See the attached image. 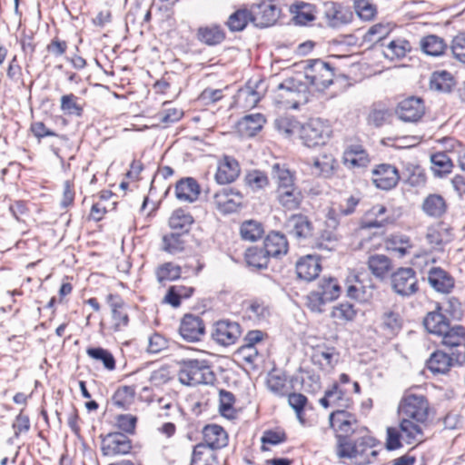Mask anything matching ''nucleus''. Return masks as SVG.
I'll list each match as a JSON object with an SVG mask.
<instances>
[{"label": "nucleus", "mask_w": 465, "mask_h": 465, "mask_svg": "<svg viewBox=\"0 0 465 465\" xmlns=\"http://www.w3.org/2000/svg\"><path fill=\"white\" fill-rule=\"evenodd\" d=\"M249 21H252V13L241 9L229 16L226 25L231 31L238 32L243 30Z\"/></svg>", "instance_id": "nucleus-53"}, {"label": "nucleus", "mask_w": 465, "mask_h": 465, "mask_svg": "<svg viewBox=\"0 0 465 465\" xmlns=\"http://www.w3.org/2000/svg\"><path fill=\"white\" fill-rule=\"evenodd\" d=\"M430 405L425 396L406 394L400 402L399 412L403 418L416 422H426L429 418Z\"/></svg>", "instance_id": "nucleus-5"}, {"label": "nucleus", "mask_w": 465, "mask_h": 465, "mask_svg": "<svg viewBox=\"0 0 465 465\" xmlns=\"http://www.w3.org/2000/svg\"><path fill=\"white\" fill-rule=\"evenodd\" d=\"M331 316L339 320H353L363 317L364 312L359 303L342 302L333 308Z\"/></svg>", "instance_id": "nucleus-38"}, {"label": "nucleus", "mask_w": 465, "mask_h": 465, "mask_svg": "<svg viewBox=\"0 0 465 465\" xmlns=\"http://www.w3.org/2000/svg\"><path fill=\"white\" fill-rule=\"evenodd\" d=\"M451 52L455 59L465 64V34L457 35L451 43Z\"/></svg>", "instance_id": "nucleus-62"}, {"label": "nucleus", "mask_w": 465, "mask_h": 465, "mask_svg": "<svg viewBox=\"0 0 465 465\" xmlns=\"http://www.w3.org/2000/svg\"><path fill=\"white\" fill-rule=\"evenodd\" d=\"M368 267L371 273L379 279H384L391 271V259L384 254H373L368 259Z\"/></svg>", "instance_id": "nucleus-34"}, {"label": "nucleus", "mask_w": 465, "mask_h": 465, "mask_svg": "<svg viewBox=\"0 0 465 465\" xmlns=\"http://www.w3.org/2000/svg\"><path fill=\"white\" fill-rule=\"evenodd\" d=\"M430 286L438 292L449 294L455 286L454 278L440 267H432L428 272Z\"/></svg>", "instance_id": "nucleus-20"}, {"label": "nucleus", "mask_w": 465, "mask_h": 465, "mask_svg": "<svg viewBox=\"0 0 465 465\" xmlns=\"http://www.w3.org/2000/svg\"><path fill=\"white\" fill-rule=\"evenodd\" d=\"M263 248L270 258L281 259L289 250V242L285 234L271 232L263 241Z\"/></svg>", "instance_id": "nucleus-19"}, {"label": "nucleus", "mask_w": 465, "mask_h": 465, "mask_svg": "<svg viewBox=\"0 0 465 465\" xmlns=\"http://www.w3.org/2000/svg\"><path fill=\"white\" fill-rule=\"evenodd\" d=\"M267 386L271 392L278 397H285L291 390H292V386H289L287 384V375L285 372H280L275 374H270L267 380Z\"/></svg>", "instance_id": "nucleus-41"}, {"label": "nucleus", "mask_w": 465, "mask_h": 465, "mask_svg": "<svg viewBox=\"0 0 465 465\" xmlns=\"http://www.w3.org/2000/svg\"><path fill=\"white\" fill-rule=\"evenodd\" d=\"M424 422H416L411 419L403 418L400 423L401 430L407 439V442L410 444L412 441H420L423 436L422 428L420 424Z\"/></svg>", "instance_id": "nucleus-46"}, {"label": "nucleus", "mask_w": 465, "mask_h": 465, "mask_svg": "<svg viewBox=\"0 0 465 465\" xmlns=\"http://www.w3.org/2000/svg\"><path fill=\"white\" fill-rule=\"evenodd\" d=\"M391 27L389 24H375L371 26L367 32L370 41H381L385 38L391 32Z\"/></svg>", "instance_id": "nucleus-63"}, {"label": "nucleus", "mask_w": 465, "mask_h": 465, "mask_svg": "<svg viewBox=\"0 0 465 465\" xmlns=\"http://www.w3.org/2000/svg\"><path fill=\"white\" fill-rule=\"evenodd\" d=\"M324 6V16L328 25L331 27H340L349 24L353 17L352 12L341 4L335 2H326Z\"/></svg>", "instance_id": "nucleus-17"}, {"label": "nucleus", "mask_w": 465, "mask_h": 465, "mask_svg": "<svg viewBox=\"0 0 465 465\" xmlns=\"http://www.w3.org/2000/svg\"><path fill=\"white\" fill-rule=\"evenodd\" d=\"M329 125L322 120L311 119L301 127L300 137L307 147H315L326 143L330 134Z\"/></svg>", "instance_id": "nucleus-8"}, {"label": "nucleus", "mask_w": 465, "mask_h": 465, "mask_svg": "<svg viewBox=\"0 0 465 465\" xmlns=\"http://www.w3.org/2000/svg\"><path fill=\"white\" fill-rule=\"evenodd\" d=\"M167 348L168 340L159 332H154L149 336L147 352L156 354Z\"/></svg>", "instance_id": "nucleus-60"}, {"label": "nucleus", "mask_w": 465, "mask_h": 465, "mask_svg": "<svg viewBox=\"0 0 465 465\" xmlns=\"http://www.w3.org/2000/svg\"><path fill=\"white\" fill-rule=\"evenodd\" d=\"M279 17L278 8L271 3H262L252 14V21L257 27H268L273 25Z\"/></svg>", "instance_id": "nucleus-26"}, {"label": "nucleus", "mask_w": 465, "mask_h": 465, "mask_svg": "<svg viewBox=\"0 0 465 465\" xmlns=\"http://www.w3.org/2000/svg\"><path fill=\"white\" fill-rule=\"evenodd\" d=\"M420 46L426 54L439 56L444 53L447 45L441 37L429 35L420 39Z\"/></svg>", "instance_id": "nucleus-39"}, {"label": "nucleus", "mask_w": 465, "mask_h": 465, "mask_svg": "<svg viewBox=\"0 0 465 465\" xmlns=\"http://www.w3.org/2000/svg\"><path fill=\"white\" fill-rule=\"evenodd\" d=\"M454 85V78L451 74L447 71L434 72L430 79V88L437 92L450 93Z\"/></svg>", "instance_id": "nucleus-36"}, {"label": "nucleus", "mask_w": 465, "mask_h": 465, "mask_svg": "<svg viewBox=\"0 0 465 465\" xmlns=\"http://www.w3.org/2000/svg\"><path fill=\"white\" fill-rule=\"evenodd\" d=\"M304 76L316 91H324L333 83L334 69L321 59H310L305 61Z\"/></svg>", "instance_id": "nucleus-3"}, {"label": "nucleus", "mask_w": 465, "mask_h": 465, "mask_svg": "<svg viewBox=\"0 0 465 465\" xmlns=\"http://www.w3.org/2000/svg\"><path fill=\"white\" fill-rule=\"evenodd\" d=\"M411 49L409 41L399 38L385 45L382 54L387 59L395 60L403 58Z\"/></svg>", "instance_id": "nucleus-40"}, {"label": "nucleus", "mask_w": 465, "mask_h": 465, "mask_svg": "<svg viewBox=\"0 0 465 465\" xmlns=\"http://www.w3.org/2000/svg\"><path fill=\"white\" fill-rule=\"evenodd\" d=\"M431 171L436 177H443L451 173L453 163L446 152H437L430 155Z\"/></svg>", "instance_id": "nucleus-33"}, {"label": "nucleus", "mask_w": 465, "mask_h": 465, "mask_svg": "<svg viewBox=\"0 0 465 465\" xmlns=\"http://www.w3.org/2000/svg\"><path fill=\"white\" fill-rule=\"evenodd\" d=\"M200 192L199 183L192 177L181 179L175 186V195L181 201L193 203L198 199Z\"/></svg>", "instance_id": "nucleus-27"}, {"label": "nucleus", "mask_w": 465, "mask_h": 465, "mask_svg": "<svg viewBox=\"0 0 465 465\" xmlns=\"http://www.w3.org/2000/svg\"><path fill=\"white\" fill-rule=\"evenodd\" d=\"M275 198L284 212H293L301 208L304 195L302 190L297 186L281 192H275Z\"/></svg>", "instance_id": "nucleus-23"}, {"label": "nucleus", "mask_w": 465, "mask_h": 465, "mask_svg": "<svg viewBox=\"0 0 465 465\" xmlns=\"http://www.w3.org/2000/svg\"><path fill=\"white\" fill-rule=\"evenodd\" d=\"M330 427L335 432L337 440L336 450H340V440L344 438L349 443L352 440L351 436L358 430V420L355 414L347 410H336L329 415Z\"/></svg>", "instance_id": "nucleus-4"}, {"label": "nucleus", "mask_w": 465, "mask_h": 465, "mask_svg": "<svg viewBox=\"0 0 465 465\" xmlns=\"http://www.w3.org/2000/svg\"><path fill=\"white\" fill-rule=\"evenodd\" d=\"M461 316V304L452 297L442 305L435 303V308L427 313L424 320H434L435 317L440 320H460Z\"/></svg>", "instance_id": "nucleus-18"}, {"label": "nucleus", "mask_w": 465, "mask_h": 465, "mask_svg": "<svg viewBox=\"0 0 465 465\" xmlns=\"http://www.w3.org/2000/svg\"><path fill=\"white\" fill-rule=\"evenodd\" d=\"M312 173L325 178L331 177L337 166V161L331 153H323L312 160Z\"/></svg>", "instance_id": "nucleus-31"}, {"label": "nucleus", "mask_w": 465, "mask_h": 465, "mask_svg": "<svg viewBox=\"0 0 465 465\" xmlns=\"http://www.w3.org/2000/svg\"><path fill=\"white\" fill-rule=\"evenodd\" d=\"M235 396L232 392L225 390H220L219 412L223 417L228 420H233L236 417V411L233 408Z\"/></svg>", "instance_id": "nucleus-47"}, {"label": "nucleus", "mask_w": 465, "mask_h": 465, "mask_svg": "<svg viewBox=\"0 0 465 465\" xmlns=\"http://www.w3.org/2000/svg\"><path fill=\"white\" fill-rule=\"evenodd\" d=\"M217 456L206 452V445L199 443L194 446L190 465H217Z\"/></svg>", "instance_id": "nucleus-48"}, {"label": "nucleus", "mask_w": 465, "mask_h": 465, "mask_svg": "<svg viewBox=\"0 0 465 465\" xmlns=\"http://www.w3.org/2000/svg\"><path fill=\"white\" fill-rule=\"evenodd\" d=\"M137 418L131 414H121L116 418L118 428L125 433L133 434L135 430Z\"/></svg>", "instance_id": "nucleus-64"}, {"label": "nucleus", "mask_w": 465, "mask_h": 465, "mask_svg": "<svg viewBox=\"0 0 465 465\" xmlns=\"http://www.w3.org/2000/svg\"><path fill=\"white\" fill-rule=\"evenodd\" d=\"M322 265L319 259L313 255H306L296 262V273L299 279L312 282L320 273Z\"/></svg>", "instance_id": "nucleus-25"}, {"label": "nucleus", "mask_w": 465, "mask_h": 465, "mask_svg": "<svg viewBox=\"0 0 465 465\" xmlns=\"http://www.w3.org/2000/svg\"><path fill=\"white\" fill-rule=\"evenodd\" d=\"M274 125L280 134L288 137L297 129L298 123L290 117L282 116L275 120Z\"/></svg>", "instance_id": "nucleus-61"}, {"label": "nucleus", "mask_w": 465, "mask_h": 465, "mask_svg": "<svg viewBox=\"0 0 465 465\" xmlns=\"http://www.w3.org/2000/svg\"><path fill=\"white\" fill-rule=\"evenodd\" d=\"M206 449L220 450L228 444V435L224 429L217 424H208L203 429Z\"/></svg>", "instance_id": "nucleus-22"}, {"label": "nucleus", "mask_w": 465, "mask_h": 465, "mask_svg": "<svg viewBox=\"0 0 465 465\" xmlns=\"http://www.w3.org/2000/svg\"><path fill=\"white\" fill-rule=\"evenodd\" d=\"M193 223V216L183 209L175 210L169 219V225L172 229L181 230L187 232Z\"/></svg>", "instance_id": "nucleus-49"}, {"label": "nucleus", "mask_w": 465, "mask_h": 465, "mask_svg": "<svg viewBox=\"0 0 465 465\" xmlns=\"http://www.w3.org/2000/svg\"><path fill=\"white\" fill-rule=\"evenodd\" d=\"M135 395V389L132 386L119 387L112 397L114 406L121 410H128L133 403Z\"/></svg>", "instance_id": "nucleus-44"}, {"label": "nucleus", "mask_w": 465, "mask_h": 465, "mask_svg": "<svg viewBox=\"0 0 465 465\" xmlns=\"http://www.w3.org/2000/svg\"><path fill=\"white\" fill-rule=\"evenodd\" d=\"M451 366L450 355L440 350L433 351L426 361V367L433 374H447Z\"/></svg>", "instance_id": "nucleus-30"}, {"label": "nucleus", "mask_w": 465, "mask_h": 465, "mask_svg": "<svg viewBox=\"0 0 465 465\" xmlns=\"http://www.w3.org/2000/svg\"><path fill=\"white\" fill-rule=\"evenodd\" d=\"M265 124V118L262 114H252L245 115L240 122L241 131L248 135L254 136L260 132Z\"/></svg>", "instance_id": "nucleus-42"}, {"label": "nucleus", "mask_w": 465, "mask_h": 465, "mask_svg": "<svg viewBox=\"0 0 465 465\" xmlns=\"http://www.w3.org/2000/svg\"><path fill=\"white\" fill-rule=\"evenodd\" d=\"M354 9L359 17L366 21L371 20L377 13L376 6L371 0H355Z\"/></svg>", "instance_id": "nucleus-55"}, {"label": "nucleus", "mask_w": 465, "mask_h": 465, "mask_svg": "<svg viewBox=\"0 0 465 465\" xmlns=\"http://www.w3.org/2000/svg\"><path fill=\"white\" fill-rule=\"evenodd\" d=\"M340 359L338 350L326 342L317 344L312 348V361L322 371H330L334 369Z\"/></svg>", "instance_id": "nucleus-14"}, {"label": "nucleus", "mask_w": 465, "mask_h": 465, "mask_svg": "<svg viewBox=\"0 0 465 465\" xmlns=\"http://www.w3.org/2000/svg\"><path fill=\"white\" fill-rule=\"evenodd\" d=\"M183 115V112L181 109L175 107H165L156 114V118L164 126H168L179 121Z\"/></svg>", "instance_id": "nucleus-57"}, {"label": "nucleus", "mask_w": 465, "mask_h": 465, "mask_svg": "<svg viewBox=\"0 0 465 465\" xmlns=\"http://www.w3.org/2000/svg\"><path fill=\"white\" fill-rule=\"evenodd\" d=\"M341 287L337 279L323 277L319 281L318 288L308 295V306L312 311H321V305L339 297Z\"/></svg>", "instance_id": "nucleus-6"}, {"label": "nucleus", "mask_w": 465, "mask_h": 465, "mask_svg": "<svg viewBox=\"0 0 465 465\" xmlns=\"http://www.w3.org/2000/svg\"><path fill=\"white\" fill-rule=\"evenodd\" d=\"M245 260L249 266L261 270L268 267L270 256L264 248L251 247L246 251Z\"/></svg>", "instance_id": "nucleus-45"}, {"label": "nucleus", "mask_w": 465, "mask_h": 465, "mask_svg": "<svg viewBox=\"0 0 465 465\" xmlns=\"http://www.w3.org/2000/svg\"><path fill=\"white\" fill-rule=\"evenodd\" d=\"M182 268L181 266L167 262L160 264L155 269V277L159 284L164 286L166 282H172L181 277Z\"/></svg>", "instance_id": "nucleus-37"}, {"label": "nucleus", "mask_w": 465, "mask_h": 465, "mask_svg": "<svg viewBox=\"0 0 465 465\" xmlns=\"http://www.w3.org/2000/svg\"><path fill=\"white\" fill-rule=\"evenodd\" d=\"M245 183L249 185L253 191L263 189L269 183V180L267 175L258 170L252 171L249 173L245 176Z\"/></svg>", "instance_id": "nucleus-58"}, {"label": "nucleus", "mask_w": 465, "mask_h": 465, "mask_svg": "<svg viewBox=\"0 0 465 465\" xmlns=\"http://www.w3.org/2000/svg\"><path fill=\"white\" fill-rule=\"evenodd\" d=\"M163 250L170 254H176L184 250V241L180 233H170L163 237Z\"/></svg>", "instance_id": "nucleus-54"}, {"label": "nucleus", "mask_w": 465, "mask_h": 465, "mask_svg": "<svg viewBox=\"0 0 465 465\" xmlns=\"http://www.w3.org/2000/svg\"><path fill=\"white\" fill-rule=\"evenodd\" d=\"M378 441L371 436H361L347 443L340 440V450L336 454L341 459L354 460L356 465H368L375 461L379 450H374Z\"/></svg>", "instance_id": "nucleus-1"}, {"label": "nucleus", "mask_w": 465, "mask_h": 465, "mask_svg": "<svg viewBox=\"0 0 465 465\" xmlns=\"http://www.w3.org/2000/svg\"><path fill=\"white\" fill-rule=\"evenodd\" d=\"M78 97L73 94H65L61 97V110L68 114L81 116L83 108L77 104Z\"/></svg>", "instance_id": "nucleus-56"}, {"label": "nucleus", "mask_w": 465, "mask_h": 465, "mask_svg": "<svg viewBox=\"0 0 465 465\" xmlns=\"http://www.w3.org/2000/svg\"><path fill=\"white\" fill-rule=\"evenodd\" d=\"M180 366L179 381L186 386L213 384L215 375L205 360L182 359L177 361Z\"/></svg>", "instance_id": "nucleus-2"}, {"label": "nucleus", "mask_w": 465, "mask_h": 465, "mask_svg": "<svg viewBox=\"0 0 465 465\" xmlns=\"http://www.w3.org/2000/svg\"><path fill=\"white\" fill-rule=\"evenodd\" d=\"M422 210L429 216L440 217L446 211L445 200L439 194H430L423 201Z\"/></svg>", "instance_id": "nucleus-43"}, {"label": "nucleus", "mask_w": 465, "mask_h": 465, "mask_svg": "<svg viewBox=\"0 0 465 465\" xmlns=\"http://www.w3.org/2000/svg\"><path fill=\"white\" fill-rule=\"evenodd\" d=\"M178 333L186 342L200 341L205 334L204 322H180Z\"/></svg>", "instance_id": "nucleus-29"}, {"label": "nucleus", "mask_w": 465, "mask_h": 465, "mask_svg": "<svg viewBox=\"0 0 465 465\" xmlns=\"http://www.w3.org/2000/svg\"><path fill=\"white\" fill-rule=\"evenodd\" d=\"M224 38V32L216 25L202 26L197 30V39L207 45H219Z\"/></svg>", "instance_id": "nucleus-35"}, {"label": "nucleus", "mask_w": 465, "mask_h": 465, "mask_svg": "<svg viewBox=\"0 0 465 465\" xmlns=\"http://www.w3.org/2000/svg\"><path fill=\"white\" fill-rule=\"evenodd\" d=\"M242 194L232 188H222L212 195L213 203L222 213H235L242 207Z\"/></svg>", "instance_id": "nucleus-11"}, {"label": "nucleus", "mask_w": 465, "mask_h": 465, "mask_svg": "<svg viewBox=\"0 0 465 465\" xmlns=\"http://www.w3.org/2000/svg\"><path fill=\"white\" fill-rule=\"evenodd\" d=\"M272 179L276 184L275 192L297 187L295 184V175L284 165L275 163L272 167Z\"/></svg>", "instance_id": "nucleus-28"}, {"label": "nucleus", "mask_w": 465, "mask_h": 465, "mask_svg": "<svg viewBox=\"0 0 465 465\" xmlns=\"http://www.w3.org/2000/svg\"><path fill=\"white\" fill-rule=\"evenodd\" d=\"M344 162L352 167H363L369 163V159L361 146L354 145L345 151Z\"/></svg>", "instance_id": "nucleus-50"}, {"label": "nucleus", "mask_w": 465, "mask_h": 465, "mask_svg": "<svg viewBox=\"0 0 465 465\" xmlns=\"http://www.w3.org/2000/svg\"><path fill=\"white\" fill-rule=\"evenodd\" d=\"M240 233L243 240L255 242L263 234V228L259 222L249 220L242 223Z\"/></svg>", "instance_id": "nucleus-52"}, {"label": "nucleus", "mask_w": 465, "mask_h": 465, "mask_svg": "<svg viewBox=\"0 0 465 465\" xmlns=\"http://www.w3.org/2000/svg\"><path fill=\"white\" fill-rule=\"evenodd\" d=\"M87 355L97 361H101L104 367L109 371L115 369V359L111 351L102 347H90L86 350Z\"/></svg>", "instance_id": "nucleus-51"}, {"label": "nucleus", "mask_w": 465, "mask_h": 465, "mask_svg": "<svg viewBox=\"0 0 465 465\" xmlns=\"http://www.w3.org/2000/svg\"><path fill=\"white\" fill-rule=\"evenodd\" d=\"M296 25H306L315 20L313 5L303 1H295L289 7Z\"/></svg>", "instance_id": "nucleus-32"}, {"label": "nucleus", "mask_w": 465, "mask_h": 465, "mask_svg": "<svg viewBox=\"0 0 465 465\" xmlns=\"http://www.w3.org/2000/svg\"><path fill=\"white\" fill-rule=\"evenodd\" d=\"M101 450L104 456L114 457L130 453L133 446L132 440L122 432H110L101 435Z\"/></svg>", "instance_id": "nucleus-10"}, {"label": "nucleus", "mask_w": 465, "mask_h": 465, "mask_svg": "<svg viewBox=\"0 0 465 465\" xmlns=\"http://www.w3.org/2000/svg\"><path fill=\"white\" fill-rule=\"evenodd\" d=\"M284 227L297 240H305L312 236L313 225L308 216L302 213L290 215L284 223Z\"/></svg>", "instance_id": "nucleus-16"}, {"label": "nucleus", "mask_w": 465, "mask_h": 465, "mask_svg": "<svg viewBox=\"0 0 465 465\" xmlns=\"http://www.w3.org/2000/svg\"><path fill=\"white\" fill-rule=\"evenodd\" d=\"M371 180L374 185L384 191L394 188L399 181L400 174L398 169L390 163H381L371 170Z\"/></svg>", "instance_id": "nucleus-13"}, {"label": "nucleus", "mask_w": 465, "mask_h": 465, "mask_svg": "<svg viewBox=\"0 0 465 465\" xmlns=\"http://www.w3.org/2000/svg\"><path fill=\"white\" fill-rule=\"evenodd\" d=\"M263 84L260 81H249L245 86L239 89L236 99L237 103L243 108H253L261 100L262 94L259 90Z\"/></svg>", "instance_id": "nucleus-21"}, {"label": "nucleus", "mask_w": 465, "mask_h": 465, "mask_svg": "<svg viewBox=\"0 0 465 465\" xmlns=\"http://www.w3.org/2000/svg\"><path fill=\"white\" fill-rule=\"evenodd\" d=\"M395 113L403 122L416 123L425 113L424 103L418 97L406 98L398 104Z\"/></svg>", "instance_id": "nucleus-15"}, {"label": "nucleus", "mask_w": 465, "mask_h": 465, "mask_svg": "<svg viewBox=\"0 0 465 465\" xmlns=\"http://www.w3.org/2000/svg\"><path fill=\"white\" fill-rule=\"evenodd\" d=\"M241 334L242 328L238 322H215L212 338L218 344L227 347L236 343Z\"/></svg>", "instance_id": "nucleus-12"}, {"label": "nucleus", "mask_w": 465, "mask_h": 465, "mask_svg": "<svg viewBox=\"0 0 465 465\" xmlns=\"http://www.w3.org/2000/svg\"><path fill=\"white\" fill-rule=\"evenodd\" d=\"M391 113L387 108L375 106L368 115V123L375 127H381L386 123Z\"/></svg>", "instance_id": "nucleus-59"}, {"label": "nucleus", "mask_w": 465, "mask_h": 465, "mask_svg": "<svg viewBox=\"0 0 465 465\" xmlns=\"http://www.w3.org/2000/svg\"><path fill=\"white\" fill-rule=\"evenodd\" d=\"M277 96L282 99V103L285 106L297 108L300 104L308 102V87L300 81L288 79L278 85Z\"/></svg>", "instance_id": "nucleus-7"}, {"label": "nucleus", "mask_w": 465, "mask_h": 465, "mask_svg": "<svg viewBox=\"0 0 465 465\" xmlns=\"http://www.w3.org/2000/svg\"><path fill=\"white\" fill-rule=\"evenodd\" d=\"M241 172L238 162L230 156H224L219 163L215 180L219 184H227L234 182Z\"/></svg>", "instance_id": "nucleus-24"}, {"label": "nucleus", "mask_w": 465, "mask_h": 465, "mask_svg": "<svg viewBox=\"0 0 465 465\" xmlns=\"http://www.w3.org/2000/svg\"><path fill=\"white\" fill-rule=\"evenodd\" d=\"M391 280L393 291L402 297H410L419 291L417 275L412 268H399Z\"/></svg>", "instance_id": "nucleus-9"}]
</instances>
